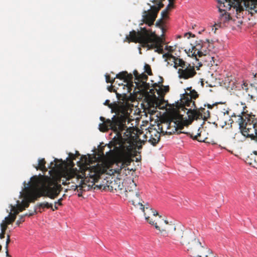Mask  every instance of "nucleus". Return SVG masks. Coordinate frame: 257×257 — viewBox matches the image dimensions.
<instances>
[{
    "label": "nucleus",
    "mask_w": 257,
    "mask_h": 257,
    "mask_svg": "<svg viewBox=\"0 0 257 257\" xmlns=\"http://www.w3.org/2000/svg\"><path fill=\"white\" fill-rule=\"evenodd\" d=\"M210 47L208 40H206V42L200 40L197 41L195 45L192 46L191 50L189 49L188 52L186 51V53L188 56L195 57L197 61L201 60L205 62H210L209 64L212 66L215 64V61L214 57L210 54Z\"/></svg>",
    "instance_id": "obj_8"
},
{
    "label": "nucleus",
    "mask_w": 257,
    "mask_h": 257,
    "mask_svg": "<svg viewBox=\"0 0 257 257\" xmlns=\"http://www.w3.org/2000/svg\"><path fill=\"white\" fill-rule=\"evenodd\" d=\"M100 119L103 122L99 124V130L101 132H106L108 130H112L117 137L118 142H121L126 141L127 136L124 134L126 130L131 131L132 136H135V133H133L131 128H127L125 123H123L122 120L120 117L116 116L114 115L112 118V120L107 119L105 120V118L100 116Z\"/></svg>",
    "instance_id": "obj_7"
},
{
    "label": "nucleus",
    "mask_w": 257,
    "mask_h": 257,
    "mask_svg": "<svg viewBox=\"0 0 257 257\" xmlns=\"http://www.w3.org/2000/svg\"><path fill=\"white\" fill-rule=\"evenodd\" d=\"M224 102H216L215 103H213L212 105H211L210 104H207V107H208V108H209V109H211L212 108L213 106L214 105H217L218 104H224Z\"/></svg>",
    "instance_id": "obj_41"
},
{
    "label": "nucleus",
    "mask_w": 257,
    "mask_h": 257,
    "mask_svg": "<svg viewBox=\"0 0 257 257\" xmlns=\"http://www.w3.org/2000/svg\"><path fill=\"white\" fill-rule=\"evenodd\" d=\"M62 200H63V198H61L59 199L57 201H55L54 202V207L53 208V211H55V210H57L58 209L57 205H58L59 206H62Z\"/></svg>",
    "instance_id": "obj_33"
},
{
    "label": "nucleus",
    "mask_w": 257,
    "mask_h": 257,
    "mask_svg": "<svg viewBox=\"0 0 257 257\" xmlns=\"http://www.w3.org/2000/svg\"><path fill=\"white\" fill-rule=\"evenodd\" d=\"M153 3L156 4L158 3V0H153L152 1Z\"/></svg>",
    "instance_id": "obj_51"
},
{
    "label": "nucleus",
    "mask_w": 257,
    "mask_h": 257,
    "mask_svg": "<svg viewBox=\"0 0 257 257\" xmlns=\"http://www.w3.org/2000/svg\"><path fill=\"white\" fill-rule=\"evenodd\" d=\"M7 237L6 243H7V244H9L11 241L10 235L9 234H8Z\"/></svg>",
    "instance_id": "obj_49"
},
{
    "label": "nucleus",
    "mask_w": 257,
    "mask_h": 257,
    "mask_svg": "<svg viewBox=\"0 0 257 257\" xmlns=\"http://www.w3.org/2000/svg\"><path fill=\"white\" fill-rule=\"evenodd\" d=\"M115 78L123 80L125 83V84H119L118 85L119 87H122V89H126V92L131 93V91L134 86L133 80V76L131 73H128L127 71H122L116 75Z\"/></svg>",
    "instance_id": "obj_15"
},
{
    "label": "nucleus",
    "mask_w": 257,
    "mask_h": 257,
    "mask_svg": "<svg viewBox=\"0 0 257 257\" xmlns=\"http://www.w3.org/2000/svg\"><path fill=\"white\" fill-rule=\"evenodd\" d=\"M76 155L77 156H79V154L78 153V152H77V153L76 155H74L72 153H69V157H70V158L72 160H75L76 159Z\"/></svg>",
    "instance_id": "obj_39"
},
{
    "label": "nucleus",
    "mask_w": 257,
    "mask_h": 257,
    "mask_svg": "<svg viewBox=\"0 0 257 257\" xmlns=\"http://www.w3.org/2000/svg\"><path fill=\"white\" fill-rule=\"evenodd\" d=\"M125 196L129 201L132 202L135 206H142L144 202L140 198V193L138 191L136 184L132 180L130 185L125 188Z\"/></svg>",
    "instance_id": "obj_12"
},
{
    "label": "nucleus",
    "mask_w": 257,
    "mask_h": 257,
    "mask_svg": "<svg viewBox=\"0 0 257 257\" xmlns=\"http://www.w3.org/2000/svg\"><path fill=\"white\" fill-rule=\"evenodd\" d=\"M144 98V101L147 103V108L149 113L155 114L157 109H164L166 104L164 99V97H117V100L112 103H110L109 100H106L104 103L105 105H107L111 109L112 112L116 114H120L121 117L128 113V111L131 110L133 105L131 104L135 100L138 98L142 100Z\"/></svg>",
    "instance_id": "obj_4"
},
{
    "label": "nucleus",
    "mask_w": 257,
    "mask_h": 257,
    "mask_svg": "<svg viewBox=\"0 0 257 257\" xmlns=\"http://www.w3.org/2000/svg\"><path fill=\"white\" fill-rule=\"evenodd\" d=\"M15 208L17 209H18V211H19V213L20 212H21L22 211H23L24 210H25V207H23V206L21 204H18L17 207H15Z\"/></svg>",
    "instance_id": "obj_38"
},
{
    "label": "nucleus",
    "mask_w": 257,
    "mask_h": 257,
    "mask_svg": "<svg viewBox=\"0 0 257 257\" xmlns=\"http://www.w3.org/2000/svg\"><path fill=\"white\" fill-rule=\"evenodd\" d=\"M179 77L184 79L192 78L196 74L194 66L190 64L185 66L184 68H179L178 71Z\"/></svg>",
    "instance_id": "obj_19"
},
{
    "label": "nucleus",
    "mask_w": 257,
    "mask_h": 257,
    "mask_svg": "<svg viewBox=\"0 0 257 257\" xmlns=\"http://www.w3.org/2000/svg\"><path fill=\"white\" fill-rule=\"evenodd\" d=\"M148 78V76L144 73L140 75L137 81L135 82V86L133 87L132 93L133 95L137 96L138 94H140L142 96H156L155 93L157 92L158 96H164L169 91V86H164L162 82L153 84L151 88L149 83L145 81Z\"/></svg>",
    "instance_id": "obj_6"
},
{
    "label": "nucleus",
    "mask_w": 257,
    "mask_h": 257,
    "mask_svg": "<svg viewBox=\"0 0 257 257\" xmlns=\"http://www.w3.org/2000/svg\"><path fill=\"white\" fill-rule=\"evenodd\" d=\"M189 114V121L191 123L194 119H203L207 120L210 116V111L208 109L205 108L200 107L199 109H196V110H189L188 111Z\"/></svg>",
    "instance_id": "obj_17"
},
{
    "label": "nucleus",
    "mask_w": 257,
    "mask_h": 257,
    "mask_svg": "<svg viewBox=\"0 0 257 257\" xmlns=\"http://www.w3.org/2000/svg\"><path fill=\"white\" fill-rule=\"evenodd\" d=\"M8 244H6V246H5V248H6V255L7 256H9V251H8Z\"/></svg>",
    "instance_id": "obj_48"
},
{
    "label": "nucleus",
    "mask_w": 257,
    "mask_h": 257,
    "mask_svg": "<svg viewBox=\"0 0 257 257\" xmlns=\"http://www.w3.org/2000/svg\"><path fill=\"white\" fill-rule=\"evenodd\" d=\"M197 97H181V103L177 106V113H181L184 114V117H186L189 120V114L188 111L189 110H196L197 109L195 102L193 100Z\"/></svg>",
    "instance_id": "obj_13"
},
{
    "label": "nucleus",
    "mask_w": 257,
    "mask_h": 257,
    "mask_svg": "<svg viewBox=\"0 0 257 257\" xmlns=\"http://www.w3.org/2000/svg\"><path fill=\"white\" fill-rule=\"evenodd\" d=\"M106 171V167L102 164H97L86 169L85 174L92 179V182H96L99 179L101 175Z\"/></svg>",
    "instance_id": "obj_14"
},
{
    "label": "nucleus",
    "mask_w": 257,
    "mask_h": 257,
    "mask_svg": "<svg viewBox=\"0 0 257 257\" xmlns=\"http://www.w3.org/2000/svg\"><path fill=\"white\" fill-rule=\"evenodd\" d=\"M44 208H51L53 210V205L52 203H49L47 202H44L38 203L37 205L35 207V209L33 212L30 213L29 214L26 213L25 216H32L35 213H36V210L37 209H39L38 211L40 212H42V211L41 210V209H43Z\"/></svg>",
    "instance_id": "obj_23"
},
{
    "label": "nucleus",
    "mask_w": 257,
    "mask_h": 257,
    "mask_svg": "<svg viewBox=\"0 0 257 257\" xmlns=\"http://www.w3.org/2000/svg\"><path fill=\"white\" fill-rule=\"evenodd\" d=\"M163 24L164 21L162 19L158 20L156 23V26L161 28L163 32H164V27L163 26Z\"/></svg>",
    "instance_id": "obj_35"
},
{
    "label": "nucleus",
    "mask_w": 257,
    "mask_h": 257,
    "mask_svg": "<svg viewBox=\"0 0 257 257\" xmlns=\"http://www.w3.org/2000/svg\"><path fill=\"white\" fill-rule=\"evenodd\" d=\"M144 70L145 72L147 73L149 75H152V69L151 66L149 64H145L144 66Z\"/></svg>",
    "instance_id": "obj_34"
},
{
    "label": "nucleus",
    "mask_w": 257,
    "mask_h": 257,
    "mask_svg": "<svg viewBox=\"0 0 257 257\" xmlns=\"http://www.w3.org/2000/svg\"><path fill=\"white\" fill-rule=\"evenodd\" d=\"M67 180L71 181V183L75 184L72 187H75V189H77L78 192L79 191H86L89 189V186H87L81 176L75 173H70L68 174ZM70 183V182H68V184Z\"/></svg>",
    "instance_id": "obj_16"
},
{
    "label": "nucleus",
    "mask_w": 257,
    "mask_h": 257,
    "mask_svg": "<svg viewBox=\"0 0 257 257\" xmlns=\"http://www.w3.org/2000/svg\"><path fill=\"white\" fill-rule=\"evenodd\" d=\"M144 213L146 220L151 225H155V222L157 220H153V217H156L159 215L156 210H154L151 207L150 205L147 203L145 204H143L142 206L139 207Z\"/></svg>",
    "instance_id": "obj_18"
},
{
    "label": "nucleus",
    "mask_w": 257,
    "mask_h": 257,
    "mask_svg": "<svg viewBox=\"0 0 257 257\" xmlns=\"http://www.w3.org/2000/svg\"><path fill=\"white\" fill-rule=\"evenodd\" d=\"M163 56L164 58H166L167 59H168L169 60H171V59L174 60V59L175 58V56H173L172 54L169 53L163 54Z\"/></svg>",
    "instance_id": "obj_36"
},
{
    "label": "nucleus",
    "mask_w": 257,
    "mask_h": 257,
    "mask_svg": "<svg viewBox=\"0 0 257 257\" xmlns=\"http://www.w3.org/2000/svg\"><path fill=\"white\" fill-rule=\"evenodd\" d=\"M168 1L169 2V5H168V7H169L170 5L173 4V2L174 1V0H168Z\"/></svg>",
    "instance_id": "obj_50"
},
{
    "label": "nucleus",
    "mask_w": 257,
    "mask_h": 257,
    "mask_svg": "<svg viewBox=\"0 0 257 257\" xmlns=\"http://www.w3.org/2000/svg\"><path fill=\"white\" fill-rule=\"evenodd\" d=\"M136 161H139V159L138 158L136 159Z\"/></svg>",
    "instance_id": "obj_56"
},
{
    "label": "nucleus",
    "mask_w": 257,
    "mask_h": 257,
    "mask_svg": "<svg viewBox=\"0 0 257 257\" xmlns=\"http://www.w3.org/2000/svg\"><path fill=\"white\" fill-rule=\"evenodd\" d=\"M134 75L135 76V79L137 81L138 79H139V77L140 76V74L138 72V71L135 70L133 72Z\"/></svg>",
    "instance_id": "obj_43"
},
{
    "label": "nucleus",
    "mask_w": 257,
    "mask_h": 257,
    "mask_svg": "<svg viewBox=\"0 0 257 257\" xmlns=\"http://www.w3.org/2000/svg\"><path fill=\"white\" fill-rule=\"evenodd\" d=\"M184 114L181 113H174L172 114L164 123L167 127V133L172 134L179 130H182L184 126V121H187Z\"/></svg>",
    "instance_id": "obj_9"
},
{
    "label": "nucleus",
    "mask_w": 257,
    "mask_h": 257,
    "mask_svg": "<svg viewBox=\"0 0 257 257\" xmlns=\"http://www.w3.org/2000/svg\"><path fill=\"white\" fill-rule=\"evenodd\" d=\"M201 63V62H199V67H200V66H201L202 65V64Z\"/></svg>",
    "instance_id": "obj_52"
},
{
    "label": "nucleus",
    "mask_w": 257,
    "mask_h": 257,
    "mask_svg": "<svg viewBox=\"0 0 257 257\" xmlns=\"http://www.w3.org/2000/svg\"><path fill=\"white\" fill-rule=\"evenodd\" d=\"M155 228L159 230L164 236H169L174 240L179 241L182 245H187V251L193 257H208L212 250L204 243L195 238L193 233L188 230H183L181 226H177L172 222L162 218L155 222Z\"/></svg>",
    "instance_id": "obj_1"
},
{
    "label": "nucleus",
    "mask_w": 257,
    "mask_h": 257,
    "mask_svg": "<svg viewBox=\"0 0 257 257\" xmlns=\"http://www.w3.org/2000/svg\"><path fill=\"white\" fill-rule=\"evenodd\" d=\"M185 36L187 37L188 38H189L191 36L192 37H195V35L192 34L191 33H186L185 34Z\"/></svg>",
    "instance_id": "obj_46"
},
{
    "label": "nucleus",
    "mask_w": 257,
    "mask_h": 257,
    "mask_svg": "<svg viewBox=\"0 0 257 257\" xmlns=\"http://www.w3.org/2000/svg\"><path fill=\"white\" fill-rule=\"evenodd\" d=\"M144 136L146 139H147L148 138L147 135H145Z\"/></svg>",
    "instance_id": "obj_55"
},
{
    "label": "nucleus",
    "mask_w": 257,
    "mask_h": 257,
    "mask_svg": "<svg viewBox=\"0 0 257 257\" xmlns=\"http://www.w3.org/2000/svg\"><path fill=\"white\" fill-rule=\"evenodd\" d=\"M106 78V81L107 83H111V84L113 83L115 81V78H114L112 79H111L109 75H105Z\"/></svg>",
    "instance_id": "obj_37"
},
{
    "label": "nucleus",
    "mask_w": 257,
    "mask_h": 257,
    "mask_svg": "<svg viewBox=\"0 0 257 257\" xmlns=\"http://www.w3.org/2000/svg\"><path fill=\"white\" fill-rule=\"evenodd\" d=\"M127 136L126 141L117 142L116 144L118 146H114L113 150H111L112 145H108V147L110 149L109 151L106 152L105 155L104 153V146L101 147L98 150V155L101 157L105 156L110 161L113 162L112 167L114 166H117L116 168L113 169L114 171L112 173L120 174L122 169L130 165L131 162L133 161V158L135 156V143L137 142L138 136L137 134L132 136L131 131L126 130L124 133ZM113 170L111 169V171Z\"/></svg>",
    "instance_id": "obj_2"
},
{
    "label": "nucleus",
    "mask_w": 257,
    "mask_h": 257,
    "mask_svg": "<svg viewBox=\"0 0 257 257\" xmlns=\"http://www.w3.org/2000/svg\"><path fill=\"white\" fill-rule=\"evenodd\" d=\"M109 189L112 191H121L122 190L123 185L120 183L119 180L111 181L109 185L108 186Z\"/></svg>",
    "instance_id": "obj_25"
},
{
    "label": "nucleus",
    "mask_w": 257,
    "mask_h": 257,
    "mask_svg": "<svg viewBox=\"0 0 257 257\" xmlns=\"http://www.w3.org/2000/svg\"><path fill=\"white\" fill-rule=\"evenodd\" d=\"M202 130V128H199L198 130V133L197 134V135H194L193 133L191 134L190 133H185L184 132L181 131L179 133H178V134L184 133L187 135H189L190 136V137L192 138L193 140H196L199 142H204L205 141V138L201 137Z\"/></svg>",
    "instance_id": "obj_27"
},
{
    "label": "nucleus",
    "mask_w": 257,
    "mask_h": 257,
    "mask_svg": "<svg viewBox=\"0 0 257 257\" xmlns=\"http://www.w3.org/2000/svg\"><path fill=\"white\" fill-rule=\"evenodd\" d=\"M219 10L221 13L220 17L221 22L226 23L230 20L231 17L230 15L227 14L225 10H222L220 8H219Z\"/></svg>",
    "instance_id": "obj_28"
},
{
    "label": "nucleus",
    "mask_w": 257,
    "mask_h": 257,
    "mask_svg": "<svg viewBox=\"0 0 257 257\" xmlns=\"http://www.w3.org/2000/svg\"><path fill=\"white\" fill-rule=\"evenodd\" d=\"M1 233H0V238L3 239L5 237V235L6 234V231L7 229L8 226L6 225V224L2 223L1 224Z\"/></svg>",
    "instance_id": "obj_32"
},
{
    "label": "nucleus",
    "mask_w": 257,
    "mask_h": 257,
    "mask_svg": "<svg viewBox=\"0 0 257 257\" xmlns=\"http://www.w3.org/2000/svg\"><path fill=\"white\" fill-rule=\"evenodd\" d=\"M226 112L227 114H228V111H227Z\"/></svg>",
    "instance_id": "obj_57"
},
{
    "label": "nucleus",
    "mask_w": 257,
    "mask_h": 257,
    "mask_svg": "<svg viewBox=\"0 0 257 257\" xmlns=\"http://www.w3.org/2000/svg\"><path fill=\"white\" fill-rule=\"evenodd\" d=\"M166 49L171 53L173 52L174 51L173 47L170 46H166Z\"/></svg>",
    "instance_id": "obj_44"
},
{
    "label": "nucleus",
    "mask_w": 257,
    "mask_h": 257,
    "mask_svg": "<svg viewBox=\"0 0 257 257\" xmlns=\"http://www.w3.org/2000/svg\"><path fill=\"white\" fill-rule=\"evenodd\" d=\"M23 216H20L19 219L17 221L16 224L18 225H19L21 223L24 221V220L23 219Z\"/></svg>",
    "instance_id": "obj_42"
},
{
    "label": "nucleus",
    "mask_w": 257,
    "mask_h": 257,
    "mask_svg": "<svg viewBox=\"0 0 257 257\" xmlns=\"http://www.w3.org/2000/svg\"><path fill=\"white\" fill-rule=\"evenodd\" d=\"M246 119L243 122L242 127L240 128L242 135L246 137L254 138V134H256L257 120L254 115H248L245 116Z\"/></svg>",
    "instance_id": "obj_11"
},
{
    "label": "nucleus",
    "mask_w": 257,
    "mask_h": 257,
    "mask_svg": "<svg viewBox=\"0 0 257 257\" xmlns=\"http://www.w3.org/2000/svg\"><path fill=\"white\" fill-rule=\"evenodd\" d=\"M162 18H166L168 17V12L167 10H164L161 12Z\"/></svg>",
    "instance_id": "obj_40"
},
{
    "label": "nucleus",
    "mask_w": 257,
    "mask_h": 257,
    "mask_svg": "<svg viewBox=\"0 0 257 257\" xmlns=\"http://www.w3.org/2000/svg\"><path fill=\"white\" fill-rule=\"evenodd\" d=\"M248 163L250 165H252L253 167L257 168V164H256L255 160H254V162H248Z\"/></svg>",
    "instance_id": "obj_47"
},
{
    "label": "nucleus",
    "mask_w": 257,
    "mask_h": 257,
    "mask_svg": "<svg viewBox=\"0 0 257 257\" xmlns=\"http://www.w3.org/2000/svg\"><path fill=\"white\" fill-rule=\"evenodd\" d=\"M185 91L184 93L180 94V96H198L197 92L194 89H192L191 87L187 88Z\"/></svg>",
    "instance_id": "obj_30"
},
{
    "label": "nucleus",
    "mask_w": 257,
    "mask_h": 257,
    "mask_svg": "<svg viewBox=\"0 0 257 257\" xmlns=\"http://www.w3.org/2000/svg\"><path fill=\"white\" fill-rule=\"evenodd\" d=\"M107 90L109 92H115L116 96H135L132 93H130L129 96L127 95L128 92H126V89H122V87H118L116 89L114 88V86L111 85L107 87Z\"/></svg>",
    "instance_id": "obj_22"
},
{
    "label": "nucleus",
    "mask_w": 257,
    "mask_h": 257,
    "mask_svg": "<svg viewBox=\"0 0 257 257\" xmlns=\"http://www.w3.org/2000/svg\"><path fill=\"white\" fill-rule=\"evenodd\" d=\"M25 189L32 187L33 189L28 194V200H23L21 204L25 207H29L30 202H34L41 196L54 199L57 197L62 190L60 184L48 177H38L34 176L28 183H24Z\"/></svg>",
    "instance_id": "obj_3"
},
{
    "label": "nucleus",
    "mask_w": 257,
    "mask_h": 257,
    "mask_svg": "<svg viewBox=\"0 0 257 257\" xmlns=\"http://www.w3.org/2000/svg\"><path fill=\"white\" fill-rule=\"evenodd\" d=\"M149 135H150L149 142H150L153 146H155L160 141V135L158 132L153 131L149 132Z\"/></svg>",
    "instance_id": "obj_24"
},
{
    "label": "nucleus",
    "mask_w": 257,
    "mask_h": 257,
    "mask_svg": "<svg viewBox=\"0 0 257 257\" xmlns=\"http://www.w3.org/2000/svg\"><path fill=\"white\" fill-rule=\"evenodd\" d=\"M248 96H250V97L253 96V95H252L250 94H248Z\"/></svg>",
    "instance_id": "obj_54"
},
{
    "label": "nucleus",
    "mask_w": 257,
    "mask_h": 257,
    "mask_svg": "<svg viewBox=\"0 0 257 257\" xmlns=\"http://www.w3.org/2000/svg\"><path fill=\"white\" fill-rule=\"evenodd\" d=\"M38 166H36L35 168L37 170L40 169L43 171H47V169L45 167L46 161L45 159H41L38 161Z\"/></svg>",
    "instance_id": "obj_31"
},
{
    "label": "nucleus",
    "mask_w": 257,
    "mask_h": 257,
    "mask_svg": "<svg viewBox=\"0 0 257 257\" xmlns=\"http://www.w3.org/2000/svg\"><path fill=\"white\" fill-rule=\"evenodd\" d=\"M2 249V246L0 244V252L1 251Z\"/></svg>",
    "instance_id": "obj_53"
},
{
    "label": "nucleus",
    "mask_w": 257,
    "mask_h": 257,
    "mask_svg": "<svg viewBox=\"0 0 257 257\" xmlns=\"http://www.w3.org/2000/svg\"><path fill=\"white\" fill-rule=\"evenodd\" d=\"M174 63V67L177 68L178 66H180L181 68H184L188 65L186 62L184 61L182 59L175 57L173 60Z\"/></svg>",
    "instance_id": "obj_29"
},
{
    "label": "nucleus",
    "mask_w": 257,
    "mask_h": 257,
    "mask_svg": "<svg viewBox=\"0 0 257 257\" xmlns=\"http://www.w3.org/2000/svg\"><path fill=\"white\" fill-rule=\"evenodd\" d=\"M242 115H235L234 113L231 115V117L234 118V120L232 119V122H235L237 123L239 125V128L242 127V124L243 122L245 121L246 119L245 116H247L248 114H243V112L241 113Z\"/></svg>",
    "instance_id": "obj_26"
},
{
    "label": "nucleus",
    "mask_w": 257,
    "mask_h": 257,
    "mask_svg": "<svg viewBox=\"0 0 257 257\" xmlns=\"http://www.w3.org/2000/svg\"><path fill=\"white\" fill-rule=\"evenodd\" d=\"M18 213V209H16L14 206L11 205V212L9 215L5 218V220L3 221L2 223L8 226V225L12 223L15 220Z\"/></svg>",
    "instance_id": "obj_21"
},
{
    "label": "nucleus",
    "mask_w": 257,
    "mask_h": 257,
    "mask_svg": "<svg viewBox=\"0 0 257 257\" xmlns=\"http://www.w3.org/2000/svg\"><path fill=\"white\" fill-rule=\"evenodd\" d=\"M244 4L246 9L257 13V0H218L223 7L230 9L231 7L238 9L241 7V3Z\"/></svg>",
    "instance_id": "obj_10"
},
{
    "label": "nucleus",
    "mask_w": 257,
    "mask_h": 257,
    "mask_svg": "<svg viewBox=\"0 0 257 257\" xmlns=\"http://www.w3.org/2000/svg\"><path fill=\"white\" fill-rule=\"evenodd\" d=\"M158 13L153 9H151L144 12L143 22L145 24L151 26L154 25V22L157 17Z\"/></svg>",
    "instance_id": "obj_20"
},
{
    "label": "nucleus",
    "mask_w": 257,
    "mask_h": 257,
    "mask_svg": "<svg viewBox=\"0 0 257 257\" xmlns=\"http://www.w3.org/2000/svg\"><path fill=\"white\" fill-rule=\"evenodd\" d=\"M241 87L243 89L245 90L246 91L248 89L247 83L246 82H243V83L241 84Z\"/></svg>",
    "instance_id": "obj_45"
},
{
    "label": "nucleus",
    "mask_w": 257,
    "mask_h": 257,
    "mask_svg": "<svg viewBox=\"0 0 257 257\" xmlns=\"http://www.w3.org/2000/svg\"><path fill=\"white\" fill-rule=\"evenodd\" d=\"M126 38L129 42L140 43L143 47H147L149 50L156 48L155 52L159 54L163 53L164 51L161 45L162 40L155 32L148 30L145 28H141V31L138 32L133 30Z\"/></svg>",
    "instance_id": "obj_5"
}]
</instances>
